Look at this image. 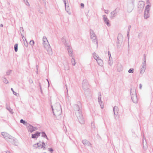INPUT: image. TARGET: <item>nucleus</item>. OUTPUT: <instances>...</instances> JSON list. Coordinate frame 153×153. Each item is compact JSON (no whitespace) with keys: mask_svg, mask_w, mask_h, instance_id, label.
<instances>
[{"mask_svg":"<svg viewBox=\"0 0 153 153\" xmlns=\"http://www.w3.org/2000/svg\"><path fill=\"white\" fill-rule=\"evenodd\" d=\"M32 128H33V127L31 126H30V127L28 129V131H30L31 132H32L34 130H31V129Z\"/></svg>","mask_w":153,"mask_h":153,"instance_id":"11","label":"nucleus"},{"mask_svg":"<svg viewBox=\"0 0 153 153\" xmlns=\"http://www.w3.org/2000/svg\"><path fill=\"white\" fill-rule=\"evenodd\" d=\"M30 43L32 45H33L34 43V42L33 40L31 41Z\"/></svg>","mask_w":153,"mask_h":153,"instance_id":"16","label":"nucleus"},{"mask_svg":"<svg viewBox=\"0 0 153 153\" xmlns=\"http://www.w3.org/2000/svg\"><path fill=\"white\" fill-rule=\"evenodd\" d=\"M53 111V112L54 113H55V114H57V113L58 112L57 111L56 109H54L53 108H52Z\"/></svg>","mask_w":153,"mask_h":153,"instance_id":"12","label":"nucleus"},{"mask_svg":"<svg viewBox=\"0 0 153 153\" xmlns=\"http://www.w3.org/2000/svg\"><path fill=\"white\" fill-rule=\"evenodd\" d=\"M3 134H4V135H5V134H6V135H8L7 134H5V133H3V134H2L3 135H4Z\"/></svg>","mask_w":153,"mask_h":153,"instance_id":"21","label":"nucleus"},{"mask_svg":"<svg viewBox=\"0 0 153 153\" xmlns=\"http://www.w3.org/2000/svg\"><path fill=\"white\" fill-rule=\"evenodd\" d=\"M48 150L51 153H52L53 151V149L52 148L49 149Z\"/></svg>","mask_w":153,"mask_h":153,"instance_id":"17","label":"nucleus"},{"mask_svg":"<svg viewBox=\"0 0 153 153\" xmlns=\"http://www.w3.org/2000/svg\"><path fill=\"white\" fill-rule=\"evenodd\" d=\"M145 68L146 65L144 64L143 66H142V68H141V70L140 72L141 74H143L145 72Z\"/></svg>","mask_w":153,"mask_h":153,"instance_id":"6","label":"nucleus"},{"mask_svg":"<svg viewBox=\"0 0 153 153\" xmlns=\"http://www.w3.org/2000/svg\"><path fill=\"white\" fill-rule=\"evenodd\" d=\"M150 6L147 5L146 7V9L145 11L144 17L145 18H147L149 17V10Z\"/></svg>","mask_w":153,"mask_h":153,"instance_id":"1","label":"nucleus"},{"mask_svg":"<svg viewBox=\"0 0 153 153\" xmlns=\"http://www.w3.org/2000/svg\"><path fill=\"white\" fill-rule=\"evenodd\" d=\"M46 41H47V39L45 37H44L43 38V41H44L45 42Z\"/></svg>","mask_w":153,"mask_h":153,"instance_id":"18","label":"nucleus"},{"mask_svg":"<svg viewBox=\"0 0 153 153\" xmlns=\"http://www.w3.org/2000/svg\"><path fill=\"white\" fill-rule=\"evenodd\" d=\"M114 114H117L118 111H119L118 108L117 107L115 106L114 108Z\"/></svg>","mask_w":153,"mask_h":153,"instance_id":"8","label":"nucleus"},{"mask_svg":"<svg viewBox=\"0 0 153 153\" xmlns=\"http://www.w3.org/2000/svg\"><path fill=\"white\" fill-rule=\"evenodd\" d=\"M96 59L99 65H102L103 63L101 59L98 58V57H97V58H96Z\"/></svg>","mask_w":153,"mask_h":153,"instance_id":"3","label":"nucleus"},{"mask_svg":"<svg viewBox=\"0 0 153 153\" xmlns=\"http://www.w3.org/2000/svg\"><path fill=\"white\" fill-rule=\"evenodd\" d=\"M81 6L82 7H84V4H83V3H81Z\"/></svg>","mask_w":153,"mask_h":153,"instance_id":"20","label":"nucleus"},{"mask_svg":"<svg viewBox=\"0 0 153 153\" xmlns=\"http://www.w3.org/2000/svg\"><path fill=\"white\" fill-rule=\"evenodd\" d=\"M133 69H130L128 71V72L130 73H133Z\"/></svg>","mask_w":153,"mask_h":153,"instance_id":"14","label":"nucleus"},{"mask_svg":"<svg viewBox=\"0 0 153 153\" xmlns=\"http://www.w3.org/2000/svg\"><path fill=\"white\" fill-rule=\"evenodd\" d=\"M18 45L17 44H16L14 46V49L15 50L16 52H17L18 51Z\"/></svg>","mask_w":153,"mask_h":153,"instance_id":"9","label":"nucleus"},{"mask_svg":"<svg viewBox=\"0 0 153 153\" xmlns=\"http://www.w3.org/2000/svg\"><path fill=\"white\" fill-rule=\"evenodd\" d=\"M1 27H3V25H2V24H1Z\"/></svg>","mask_w":153,"mask_h":153,"instance_id":"22","label":"nucleus"},{"mask_svg":"<svg viewBox=\"0 0 153 153\" xmlns=\"http://www.w3.org/2000/svg\"><path fill=\"white\" fill-rule=\"evenodd\" d=\"M40 133L39 132H37L35 134L32 135V138H37L39 136H40Z\"/></svg>","mask_w":153,"mask_h":153,"instance_id":"5","label":"nucleus"},{"mask_svg":"<svg viewBox=\"0 0 153 153\" xmlns=\"http://www.w3.org/2000/svg\"><path fill=\"white\" fill-rule=\"evenodd\" d=\"M44 145H45V144H44L43 143H42L41 142H39L37 144H35L34 145V146L35 147H39L42 148V147L44 146Z\"/></svg>","mask_w":153,"mask_h":153,"instance_id":"2","label":"nucleus"},{"mask_svg":"<svg viewBox=\"0 0 153 153\" xmlns=\"http://www.w3.org/2000/svg\"><path fill=\"white\" fill-rule=\"evenodd\" d=\"M59 114L60 113V111H59Z\"/></svg>","mask_w":153,"mask_h":153,"instance_id":"23","label":"nucleus"},{"mask_svg":"<svg viewBox=\"0 0 153 153\" xmlns=\"http://www.w3.org/2000/svg\"><path fill=\"white\" fill-rule=\"evenodd\" d=\"M104 19L105 23L108 26H110V24L109 23V20L108 19L104 17Z\"/></svg>","mask_w":153,"mask_h":153,"instance_id":"7","label":"nucleus"},{"mask_svg":"<svg viewBox=\"0 0 153 153\" xmlns=\"http://www.w3.org/2000/svg\"><path fill=\"white\" fill-rule=\"evenodd\" d=\"M143 146L144 148L146 149H147V144L146 143H143Z\"/></svg>","mask_w":153,"mask_h":153,"instance_id":"10","label":"nucleus"},{"mask_svg":"<svg viewBox=\"0 0 153 153\" xmlns=\"http://www.w3.org/2000/svg\"><path fill=\"white\" fill-rule=\"evenodd\" d=\"M42 137H47L46 134L45 133L42 132Z\"/></svg>","mask_w":153,"mask_h":153,"instance_id":"13","label":"nucleus"},{"mask_svg":"<svg viewBox=\"0 0 153 153\" xmlns=\"http://www.w3.org/2000/svg\"><path fill=\"white\" fill-rule=\"evenodd\" d=\"M94 41L95 42H96V43L97 44V40L96 38V37H95V39H94Z\"/></svg>","mask_w":153,"mask_h":153,"instance_id":"19","label":"nucleus"},{"mask_svg":"<svg viewBox=\"0 0 153 153\" xmlns=\"http://www.w3.org/2000/svg\"><path fill=\"white\" fill-rule=\"evenodd\" d=\"M131 98L132 100L134 102H137V98L136 96V93H135L134 95H131Z\"/></svg>","mask_w":153,"mask_h":153,"instance_id":"4","label":"nucleus"},{"mask_svg":"<svg viewBox=\"0 0 153 153\" xmlns=\"http://www.w3.org/2000/svg\"><path fill=\"white\" fill-rule=\"evenodd\" d=\"M20 122L21 123H22L23 124H25V123H26L25 121L24 120H23L22 119L21 120Z\"/></svg>","mask_w":153,"mask_h":153,"instance_id":"15","label":"nucleus"}]
</instances>
